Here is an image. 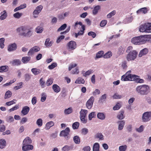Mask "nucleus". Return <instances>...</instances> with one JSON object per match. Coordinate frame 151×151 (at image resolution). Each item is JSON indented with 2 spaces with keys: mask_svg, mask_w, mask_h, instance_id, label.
<instances>
[{
  "mask_svg": "<svg viewBox=\"0 0 151 151\" xmlns=\"http://www.w3.org/2000/svg\"><path fill=\"white\" fill-rule=\"evenodd\" d=\"M127 146L126 145L120 146L119 147L120 151H125L127 149Z\"/></svg>",
  "mask_w": 151,
  "mask_h": 151,
  "instance_id": "53",
  "label": "nucleus"
},
{
  "mask_svg": "<svg viewBox=\"0 0 151 151\" xmlns=\"http://www.w3.org/2000/svg\"><path fill=\"white\" fill-rule=\"evenodd\" d=\"M77 65V64L76 63H71L69 66V70H70L73 68L76 67Z\"/></svg>",
  "mask_w": 151,
  "mask_h": 151,
  "instance_id": "62",
  "label": "nucleus"
},
{
  "mask_svg": "<svg viewBox=\"0 0 151 151\" xmlns=\"http://www.w3.org/2000/svg\"><path fill=\"white\" fill-rule=\"evenodd\" d=\"M50 40L49 38H48L45 40V44L47 47L51 46L52 45L53 41H51L50 42Z\"/></svg>",
  "mask_w": 151,
  "mask_h": 151,
  "instance_id": "26",
  "label": "nucleus"
},
{
  "mask_svg": "<svg viewBox=\"0 0 151 151\" xmlns=\"http://www.w3.org/2000/svg\"><path fill=\"white\" fill-rule=\"evenodd\" d=\"M17 46L16 44L14 43L9 46L8 50L9 51H12L15 50L17 49Z\"/></svg>",
  "mask_w": 151,
  "mask_h": 151,
  "instance_id": "16",
  "label": "nucleus"
},
{
  "mask_svg": "<svg viewBox=\"0 0 151 151\" xmlns=\"http://www.w3.org/2000/svg\"><path fill=\"white\" fill-rule=\"evenodd\" d=\"M81 132L82 134L85 135L88 132V130L87 128H84L82 129Z\"/></svg>",
  "mask_w": 151,
  "mask_h": 151,
  "instance_id": "64",
  "label": "nucleus"
},
{
  "mask_svg": "<svg viewBox=\"0 0 151 151\" xmlns=\"http://www.w3.org/2000/svg\"><path fill=\"white\" fill-rule=\"evenodd\" d=\"M29 110L30 108L29 106H24L22 108L21 113L24 115H26L28 113Z\"/></svg>",
  "mask_w": 151,
  "mask_h": 151,
  "instance_id": "14",
  "label": "nucleus"
},
{
  "mask_svg": "<svg viewBox=\"0 0 151 151\" xmlns=\"http://www.w3.org/2000/svg\"><path fill=\"white\" fill-rule=\"evenodd\" d=\"M22 13H19V12H17L15 13L14 14L13 16L14 17L19 19L20 18L22 15Z\"/></svg>",
  "mask_w": 151,
  "mask_h": 151,
  "instance_id": "46",
  "label": "nucleus"
},
{
  "mask_svg": "<svg viewBox=\"0 0 151 151\" xmlns=\"http://www.w3.org/2000/svg\"><path fill=\"white\" fill-rule=\"evenodd\" d=\"M31 57H23L22 60L23 63H27L30 60Z\"/></svg>",
  "mask_w": 151,
  "mask_h": 151,
  "instance_id": "36",
  "label": "nucleus"
},
{
  "mask_svg": "<svg viewBox=\"0 0 151 151\" xmlns=\"http://www.w3.org/2000/svg\"><path fill=\"white\" fill-rule=\"evenodd\" d=\"M151 37V35H145L133 37L131 40L132 42L135 45H140L145 43L148 39Z\"/></svg>",
  "mask_w": 151,
  "mask_h": 151,
  "instance_id": "1",
  "label": "nucleus"
},
{
  "mask_svg": "<svg viewBox=\"0 0 151 151\" xmlns=\"http://www.w3.org/2000/svg\"><path fill=\"white\" fill-rule=\"evenodd\" d=\"M52 88L54 91L57 93L59 92L60 90V87L56 84L52 86Z\"/></svg>",
  "mask_w": 151,
  "mask_h": 151,
  "instance_id": "19",
  "label": "nucleus"
},
{
  "mask_svg": "<svg viewBox=\"0 0 151 151\" xmlns=\"http://www.w3.org/2000/svg\"><path fill=\"white\" fill-rule=\"evenodd\" d=\"M100 9V7L99 5L95 7L94 8L93 10V14H96L97 13L98 11Z\"/></svg>",
  "mask_w": 151,
  "mask_h": 151,
  "instance_id": "30",
  "label": "nucleus"
},
{
  "mask_svg": "<svg viewBox=\"0 0 151 151\" xmlns=\"http://www.w3.org/2000/svg\"><path fill=\"white\" fill-rule=\"evenodd\" d=\"M14 101H16V99H14L13 100L6 102V105L8 106H10L12 105L13 104H15L16 103V102H14Z\"/></svg>",
  "mask_w": 151,
  "mask_h": 151,
  "instance_id": "58",
  "label": "nucleus"
},
{
  "mask_svg": "<svg viewBox=\"0 0 151 151\" xmlns=\"http://www.w3.org/2000/svg\"><path fill=\"white\" fill-rule=\"evenodd\" d=\"M31 71L34 75H37L40 73L42 71L38 69L33 68L31 69Z\"/></svg>",
  "mask_w": 151,
  "mask_h": 151,
  "instance_id": "21",
  "label": "nucleus"
},
{
  "mask_svg": "<svg viewBox=\"0 0 151 151\" xmlns=\"http://www.w3.org/2000/svg\"><path fill=\"white\" fill-rule=\"evenodd\" d=\"M6 143L4 139H0V148L3 149L6 146Z\"/></svg>",
  "mask_w": 151,
  "mask_h": 151,
  "instance_id": "25",
  "label": "nucleus"
},
{
  "mask_svg": "<svg viewBox=\"0 0 151 151\" xmlns=\"http://www.w3.org/2000/svg\"><path fill=\"white\" fill-rule=\"evenodd\" d=\"M119 125L118 126V129L119 130H122L124 127L125 124V122L124 121L122 120L119 122Z\"/></svg>",
  "mask_w": 151,
  "mask_h": 151,
  "instance_id": "28",
  "label": "nucleus"
},
{
  "mask_svg": "<svg viewBox=\"0 0 151 151\" xmlns=\"http://www.w3.org/2000/svg\"><path fill=\"white\" fill-rule=\"evenodd\" d=\"M73 140L76 144H78L80 143V139L79 137L78 136H75L73 137Z\"/></svg>",
  "mask_w": 151,
  "mask_h": 151,
  "instance_id": "35",
  "label": "nucleus"
},
{
  "mask_svg": "<svg viewBox=\"0 0 151 151\" xmlns=\"http://www.w3.org/2000/svg\"><path fill=\"white\" fill-rule=\"evenodd\" d=\"M43 28L42 26H39L37 27L35 29V32L37 33H41L43 31Z\"/></svg>",
  "mask_w": 151,
  "mask_h": 151,
  "instance_id": "29",
  "label": "nucleus"
},
{
  "mask_svg": "<svg viewBox=\"0 0 151 151\" xmlns=\"http://www.w3.org/2000/svg\"><path fill=\"white\" fill-rule=\"evenodd\" d=\"M10 63L12 65H20L21 63L20 60L19 59H15L10 62Z\"/></svg>",
  "mask_w": 151,
  "mask_h": 151,
  "instance_id": "18",
  "label": "nucleus"
},
{
  "mask_svg": "<svg viewBox=\"0 0 151 151\" xmlns=\"http://www.w3.org/2000/svg\"><path fill=\"white\" fill-rule=\"evenodd\" d=\"M75 83H76L84 84L85 83V81L83 78H79L76 81Z\"/></svg>",
  "mask_w": 151,
  "mask_h": 151,
  "instance_id": "37",
  "label": "nucleus"
},
{
  "mask_svg": "<svg viewBox=\"0 0 151 151\" xmlns=\"http://www.w3.org/2000/svg\"><path fill=\"white\" fill-rule=\"evenodd\" d=\"M32 141L29 137H26L23 142V145H29L32 143Z\"/></svg>",
  "mask_w": 151,
  "mask_h": 151,
  "instance_id": "17",
  "label": "nucleus"
},
{
  "mask_svg": "<svg viewBox=\"0 0 151 151\" xmlns=\"http://www.w3.org/2000/svg\"><path fill=\"white\" fill-rule=\"evenodd\" d=\"M32 35V33L31 31L29 30L26 33H25L22 34L23 36L25 37H29L31 36Z\"/></svg>",
  "mask_w": 151,
  "mask_h": 151,
  "instance_id": "40",
  "label": "nucleus"
},
{
  "mask_svg": "<svg viewBox=\"0 0 151 151\" xmlns=\"http://www.w3.org/2000/svg\"><path fill=\"white\" fill-rule=\"evenodd\" d=\"M116 13V11L114 10L112 11L111 12L109 13L107 15V17L108 18H111L112 16L114 15Z\"/></svg>",
  "mask_w": 151,
  "mask_h": 151,
  "instance_id": "51",
  "label": "nucleus"
},
{
  "mask_svg": "<svg viewBox=\"0 0 151 151\" xmlns=\"http://www.w3.org/2000/svg\"><path fill=\"white\" fill-rule=\"evenodd\" d=\"M148 49L147 48H145L141 50L139 54V57H141L146 55L148 52Z\"/></svg>",
  "mask_w": 151,
  "mask_h": 151,
  "instance_id": "15",
  "label": "nucleus"
},
{
  "mask_svg": "<svg viewBox=\"0 0 151 151\" xmlns=\"http://www.w3.org/2000/svg\"><path fill=\"white\" fill-rule=\"evenodd\" d=\"M8 67L7 65H3L0 67V72H6L8 70Z\"/></svg>",
  "mask_w": 151,
  "mask_h": 151,
  "instance_id": "22",
  "label": "nucleus"
},
{
  "mask_svg": "<svg viewBox=\"0 0 151 151\" xmlns=\"http://www.w3.org/2000/svg\"><path fill=\"white\" fill-rule=\"evenodd\" d=\"M148 23H146L141 25L139 27V31L141 32L149 33Z\"/></svg>",
  "mask_w": 151,
  "mask_h": 151,
  "instance_id": "8",
  "label": "nucleus"
},
{
  "mask_svg": "<svg viewBox=\"0 0 151 151\" xmlns=\"http://www.w3.org/2000/svg\"><path fill=\"white\" fill-rule=\"evenodd\" d=\"M124 51V50L123 49V48L121 46L119 47V48L118 51V53L119 55H121L123 53Z\"/></svg>",
  "mask_w": 151,
  "mask_h": 151,
  "instance_id": "55",
  "label": "nucleus"
},
{
  "mask_svg": "<svg viewBox=\"0 0 151 151\" xmlns=\"http://www.w3.org/2000/svg\"><path fill=\"white\" fill-rule=\"evenodd\" d=\"M57 66V64L56 63H53L50 65L48 66V68L50 69H52Z\"/></svg>",
  "mask_w": 151,
  "mask_h": 151,
  "instance_id": "61",
  "label": "nucleus"
},
{
  "mask_svg": "<svg viewBox=\"0 0 151 151\" xmlns=\"http://www.w3.org/2000/svg\"><path fill=\"white\" fill-rule=\"evenodd\" d=\"M40 50V48L37 46H34L28 52L29 55H31L33 54L35 52H37Z\"/></svg>",
  "mask_w": 151,
  "mask_h": 151,
  "instance_id": "12",
  "label": "nucleus"
},
{
  "mask_svg": "<svg viewBox=\"0 0 151 151\" xmlns=\"http://www.w3.org/2000/svg\"><path fill=\"white\" fill-rule=\"evenodd\" d=\"M112 55V52L111 51H109L104 55V58H110Z\"/></svg>",
  "mask_w": 151,
  "mask_h": 151,
  "instance_id": "47",
  "label": "nucleus"
},
{
  "mask_svg": "<svg viewBox=\"0 0 151 151\" xmlns=\"http://www.w3.org/2000/svg\"><path fill=\"white\" fill-rule=\"evenodd\" d=\"M131 72L130 70H129L124 75H123L121 77V80L123 81H131Z\"/></svg>",
  "mask_w": 151,
  "mask_h": 151,
  "instance_id": "7",
  "label": "nucleus"
},
{
  "mask_svg": "<svg viewBox=\"0 0 151 151\" xmlns=\"http://www.w3.org/2000/svg\"><path fill=\"white\" fill-rule=\"evenodd\" d=\"M79 123L76 122L73 123L72 124V127L73 129H76L78 128L79 126Z\"/></svg>",
  "mask_w": 151,
  "mask_h": 151,
  "instance_id": "49",
  "label": "nucleus"
},
{
  "mask_svg": "<svg viewBox=\"0 0 151 151\" xmlns=\"http://www.w3.org/2000/svg\"><path fill=\"white\" fill-rule=\"evenodd\" d=\"M39 82L42 88H44L45 86V81L43 80L42 78H41Z\"/></svg>",
  "mask_w": 151,
  "mask_h": 151,
  "instance_id": "41",
  "label": "nucleus"
},
{
  "mask_svg": "<svg viewBox=\"0 0 151 151\" xmlns=\"http://www.w3.org/2000/svg\"><path fill=\"white\" fill-rule=\"evenodd\" d=\"M97 116L98 118L101 120H104L105 118V116L103 113H99L97 114Z\"/></svg>",
  "mask_w": 151,
  "mask_h": 151,
  "instance_id": "31",
  "label": "nucleus"
},
{
  "mask_svg": "<svg viewBox=\"0 0 151 151\" xmlns=\"http://www.w3.org/2000/svg\"><path fill=\"white\" fill-rule=\"evenodd\" d=\"M71 149V147L70 146L66 145L62 148V151H68Z\"/></svg>",
  "mask_w": 151,
  "mask_h": 151,
  "instance_id": "43",
  "label": "nucleus"
},
{
  "mask_svg": "<svg viewBox=\"0 0 151 151\" xmlns=\"http://www.w3.org/2000/svg\"><path fill=\"white\" fill-rule=\"evenodd\" d=\"M139 78V76L135 75H132L131 74V81H133L137 82Z\"/></svg>",
  "mask_w": 151,
  "mask_h": 151,
  "instance_id": "34",
  "label": "nucleus"
},
{
  "mask_svg": "<svg viewBox=\"0 0 151 151\" xmlns=\"http://www.w3.org/2000/svg\"><path fill=\"white\" fill-rule=\"evenodd\" d=\"M66 46L68 50L70 51L76 49V44L75 42L71 41L67 44Z\"/></svg>",
  "mask_w": 151,
  "mask_h": 151,
  "instance_id": "6",
  "label": "nucleus"
},
{
  "mask_svg": "<svg viewBox=\"0 0 151 151\" xmlns=\"http://www.w3.org/2000/svg\"><path fill=\"white\" fill-rule=\"evenodd\" d=\"M12 92L10 91H7L5 93L4 98L6 99L10 98L12 96Z\"/></svg>",
  "mask_w": 151,
  "mask_h": 151,
  "instance_id": "38",
  "label": "nucleus"
},
{
  "mask_svg": "<svg viewBox=\"0 0 151 151\" xmlns=\"http://www.w3.org/2000/svg\"><path fill=\"white\" fill-rule=\"evenodd\" d=\"M96 116L95 112H92L90 113L88 115V118L89 120H91L92 118Z\"/></svg>",
  "mask_w": 151,
  "mask_h": 151,
  "instance_id": "57",
  "label": "nucleus"
},
{
  "mask_svg": "<svg viewBox=\"0 0 151 151\" xmlns=\"http://www.w3.org/2000/svg\"><path fill=\"white\" fill-rule=\"evenodd\" d=\"M70 132V130L69 128L67 127L65 130H62L60 132V136L64 137L66 139L68 140L70 138L69 135Z\"/></svg>",
  "mask_w": 151,
  "mask_h": 151,
  "instance_id": "5",
  "label": "nucleus"
},
{
  "mask_svg": "<svg viewBox=\"0 0 151 151\" xmlns=\"http://www.w3.org/2000/svg\"><path fill=\"white\" fill-rule=\"evenodd\" d=\"M72 109L71 108H69L67 109H65L64 111L65 114H69L72 112Z\"/></svg>",
  "mask_w": 151,
  "mask_h": 151,
  "instance_id": "56",
  "label": "nucleus"
},
{
  "mask_svg": "<svg viewBox=\"0 0 151 151\" xmlns=\"http://www.w3.org/2000/svg\"><path fill=\"white\" fill-rule=\"evenodd\" d=\"M137 54V53L135 50L130 51L127 55V60L128 61L134 60L136 58Z\"/></svg>",
  "mask_w": 151,
  "mask_h": 151,
  "instance_id": "3",
  "label": "nucleus"
},
{
  "mask_svg": "<svg viewBox=\"0 0 151 151\" xmlns=\"http://www.w3.org/2000/svg\"><path fill=\"white\" fill-rule=\"evenodd\" d=\"M27 26H22L17 28V31L20 35L23 36L22 34L25 33L24 32L27 30Z\"/></svg>",
  "mask_w": 151,
  "mask_h": 151,
  "instance_id": "10",
  "label": "nucleus"
},
{
  "mask_svg": "<svg viewBox=\"0 0 151 151\" xmlns=\"http://www.w3.org/2000/svg\"><path fill=\"white\" fill-rule=\"evenodd\" d=\"M150 87L146 85L137 86L136 89L137 92L142 95H146L149 92Z\"/></svg>",
  "mask_w": 151,
  "mask_h": 151,
  "instance_id": "2",
  "label": "nucleus"
},
{
  "mask_svg": "<svg viewBox=\"0 0 151 151\" xmlns=\"http://www.w3.org/2000/svg\"><path fill=\"white\" fill-rule=\"evenodd\" d=\"M121 106L120 104L119 103H117L115 106L113 107V109L114 110L119 109Z\"/></svg>",
  "mask_w": 151,
  "mask_h": 151,
  "instance_id": "60",
  "label": "nucleus"
},
{
  "mask_svg": "<svg viewBox=\"0 0 151 151\" xmlns=\"http://www.w3.org/2000/svg\"><path fill=\"white\" fill-rule=\"evenodd\" d=\"M33 148V146L29 144L23 145L22 147V150L23 151H27L32 150Z\"/></svg>",
  "mask_w": 151,
  "mask_h": 151,
  "instance_id": "13",
  "label": "nucleus"
},
{
  "mask_svg": "<svg viewBox=\"0 0 151 151\" xmlns=\"http://www.w3.org/2000/svg\"><path fill=\"white\" fill-rule=\"evenodd\" d=\"M36 124L39 127H41L42 125V120L41 118L38 119L36 122Z\"/></svg>",
  "mask_w": 151,
  "mask_h": 151,
  "instance_id": "48",
  "label": "nucleus"
},
{
  "mask_svg": "<svg viewBox=\"0 0 151 151\" xmlns=\"http://www.w3.org/2000/svg\"><path fill=\"white\" fill-rule=\"evenodd\" d=\"M25 80L27 81H29L30 78V75L28 74H26L24 76Z\"/></svg>",
  "mask_w": 151,
  "mask_h": 151,
  "instance_id": "63",
  "label": "nucleus"
},
{
  "mask_svg": "<svg viewBox=\"0 0 151 151\" xmlns=\"http://www.w3.org/2000/svg\"><path fill=\"white\" fill-rule=\"evenodd\" d=\"M54 125V123L52 121H50L48 122L45 125V129H49L51 127Z\"/></svg>",
  "mask_w": 151,
  "mask_h": 151,
  "instance_id": "24",
  "label": "nucleus"
},
{
  "mask_svg": "<svg viewBox=\"0 0 151 151\" xmlns=\"http://www.w3.org/2000/svg\"><path fill=\"white\" fill-rule=\"evenodd\" d=\"M84 72H82L83 75L84 76L86 77L87 76L89 75L91 73L93 72V70H90L86 71L85 73H84Z\"/></svg>",
  "mask_w": 151,
  "mask_h": 151,
  "instance_id": "45",
  "label": "nucleus"
},
{
  "mask_svg": "<svg viewBox=\"0 0 151 151\" xmlns=\"http://www.w3.org/2000/svg\"><path fill=\"white\" fill-rule=\"evenodd\" d=\"M121 66L123 70H126L128 67L127 61H123L121 63Z\"/></svg>",
  "mask_w": 151,
  "mask_h": 151,
  "instance_id": "23",
  "label": "nucleus"
},
{
  "mask_svg": "<svg viewBox=\"0 0 151 151\" xmlns=\"http://www.w3.org/2000/svg\"><path fill=\"white\" fill-rule=\"evenodd\" d=\"M1 15L0 17V19L1 20H4L5 19L7 16V14L5 10L1 12Z\"/></svg>",
  "mask_w": 151,
  "mask_h": 151,
  "instance_id": "27",
  "label": "nucleus"
},
{
  "mask_svg": "<svg viewBox=\"0 0 151 151\" xmlns=\"http://www.w3.org/2000/svg\"><path fill=\"white\" fill-rule=\"evenodd\" d=\"M88 35L89 36H91L93 38H95L96 36V34L94 32L92 31L88 32Z\"/></svg>",
  "mask_w": 151,
  "mask_h": 151,
  "instance_id": "59",
  "label": "nucleus"
},
{
  "mask_svg": "<svg viewBox=\"0 0 151 151\" xmlns=\"http://www.w3.org/2000/svg\"><path fill=\"white\" fill-rule=\"evenodd\" d=\"M95 137L96 138H99L100 140L104 139L103 135L100 133H98L95 136Z\"/></svg>",
  "mask_w": 151,
  "mask_h": 151,
  "instance_id": "39",
  "label": "nucleus"
},
{
  "mask_svg": "<svg viewBox=\"0 0 151 151\" xmlns=\"http://www.w3.org/2000/svg\"><path fill=\"white\" fill-rule=\"evenodd\" d=\"M53 82V79L52 78H49L47 81L46 84L47 86H50Z\"/></svg>",
  "mask_w": 151,
  "mask_h": 151,
  "instance_id": "50",
  "label": "nucleus"
},
{
  "mask_svg": "<svg viewBox=\"0 0 151 151\" xmlns=\"http://www.w3.org/2000/svg\"><path fill=\"white\" fill-rule=\"evenodd\" d=\"M104 54V52L103 51H99L96 55V57L97 58H100Z\"/></svg>",
  "mask_w": 151,
  "mask_h": 151,
  "instance_id": "44",
  "label": "nucleus"
},
{
  "mask_svg": "<svg viewBox=\"0 0 151 151\" xmlns=\"http://www.w3.org/2000/svg\"><path fill=\"white\" fill-rule=\"evenodd\" d=\"M67 27V24H64L61 25L58 29V32L63 30L65 29Z\"/></svg>",
  "mask_w": 151,
  "mask_h": 151,
  "instance_id": "54",
  "label": "nucleus"
},
{
  "mask_svg": "<svg viewBox=\"0 0 151 151\" xmlns=\"http://www.w3.org/2000/svg\"><path fill=\"white\" fill-rule=\"evenodd\" d=\"M151 116V112H145L142 115V119L143 122H146L150 120Z\"/></svg>",
  "mask_w": 151,
  "mask_h": 151,
  "instance_id": "9",
  "label": "nucleus"
},
{
  "mask_svg": "<svg viewBox=\"0 0 151 151\" xmlns=\"http://www.w3.org/2000/svg\"><path fill=\"white\" fill-rule=\"evenodd\" d=\"M94 101V98L93 96H91L88 100L87 101L86 106V107L90 109L92 107L93 105V103Z\"/></svg>",
  "mask_w": 151,
  "mask_h": 151,
  "instance_id": "11",
  "label": "nucleus"
},
{
  "mask_svg": "<svg viewBox=\"0 0 151 151\" xmlns=\"http://www.w3.org/2000/svg\"><path fill=\"white\" fill-rule=\"evenodd\" d=\"M79 25L81 26V30L78 33H76L78 36L80 35H82L84 33V31L85 29V26L83 24L82 22H76L73 25L75 28H76L77 27V25Z\"/></svg>",
  "mask_w": 151,
  "mask_h": 151,
  "instance_id": "4",
  "label": "nucleus"
},
{
  "mask_svg": "<svg viewBox=\"0 0 151 151\" xmlns=\"http://www.w3.org/2000/svg\"><path fill=\"white\" fill-rule=\"evenodd\" d=\"M147 8L144 7L140 9L139 10H138L137 12V13L142 12V13L145 14L147 13Z\"/></svg>",
  "mask_w": 151,
  "mask_h": 151,
  "instance_id": "33",
  "label": "nucleus"
},
{
  "mask_svg": "<svg viewBox=\"0 0 151 151\" xmlns=\"http://www.w3.org/2000/svg\"><path fill=\"white\" fill-rule=\"evenodd\" d=\"M5 39L4 38H1L0 39V47L1 48H3L4 46V42Z\"/></svg>",
  "mask_w": 151,
  "mask_h": 151,
  "instance_id": "52",
  "label": "nucleus"
},
{
  "mask_svg": "<svg viewBox=\"0 0 151 151\" xmlns=\"http://www.w3.org/2000/svg\"><path fill=\"white\" fill-rule=\"evenodd\" d=\"M99 145L98 143H95L93 147V151H99Z\"/></svg>",
  "mask_w": 151,
  "mask_h": 151,
  "instance_id": "32",
  "label": "nucleus"
},
{
  "mask_svg": "<svg viewBox=\"0 0 151 151\" xmlns=\"http://www.w3.org/2000/svg\"><path fill=\"white\" fill-rule=\"evenodd\" d=\"M87 113V110L82 109L80 112V117H86Z\"/></svg>",
  "mask_w": 151,
  "mask_h": 151,
  "instance_id": "20",
  "label": "nucleus"
},
{
  "mask_svg": "<svg viewBox=\"0 0 151 151\" xmlns=\"http://www.w3.org/2000/svg\"><path fill=\"white\" fill-rule=\"evenodd\" d=\"M124 112L123 111H121L120 112L117 116V118L120 119H123L124 118Z\"/></svg>",
  "mask_w": 151,
  "mask_h": 151,
  "instance_id": "42",
  "label": "nucleus"
}]
</instances>
